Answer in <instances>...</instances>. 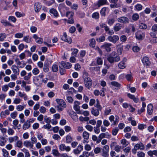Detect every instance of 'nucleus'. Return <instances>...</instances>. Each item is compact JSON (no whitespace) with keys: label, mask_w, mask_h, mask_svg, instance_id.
<instances>
[{"label":"nucleus","mask_w":157,"mask_h":157,"mask_svg":"<svg viewBox=\"0 0 157 157\" xmlns=\"http://www.w3.org/2000/svg\"><path fill=\"white\" fill-rule=\"evenodd\" d=\"M88 74L85 73L83 76L85 86L88 89H90L92 86V82L91 79L87 76Z\"/></svg>","instance_id":"f257e3e1"},{"label":"nucleus","mask_w":157,"mask_h":157,"mask_svg":"<svg viewBox=\"0 0 157 157\" xmlns=\"http://www.w3.org/2000/svg\"><path fill=\"white\" fill-rule=\"evenodd\" d=\"M59 68H64L66 69H69L72 66V64L70 63L65 62L63 61L59 62Z\"/></svg>","instance_id":"f03ea898"},{"label":"nucleus","mask_w":157,"mask_h":157,"mask_svg":"<svg viewBox=\"0 0 157 157\" xmlns=\"http://www.w3.org/2000/svg\"><path fill=\"white\" fill-rule=\"evenodd\" d=\"M145 36L144 33L140 31H138L135 33L136 38L138 40H142Z\"/></svg>","instance_id":"7ed1b4c3"},{"label":"nucleus","mask_w":157,"mask_h":157,"mask_svg":"<svg viewBox=\"0 0 157 157\" xmlns=\"http://www.w3.org/2000/svg\"><path fill=\"white\" fill-rule=\"evenodd\" d=\"M127 61V59L126 58H124L122 61L118 63V66L119 68L121 69H124L126 67V62Z\"/></svg>","instance_id":"20e7f679"},{"label":"nucleus","mask_w":157,"mask_h":157,"mask_svg":"<svg viewBox=\"0 0 157 157\" xmlns=\"http://www.w3.org/2000/svg\"><path fill=\"white\" fill-rule=\"evenodd\" d=\"M108 40L112 42L113 43H116L119 40V36L116 35H113L112 36H109L107 38Z\"/></svg>","instance_id":"39448f33"},{"label":"nucleus","mask_w":157,"mask_h":157,"mask_svg":"<svg viewBox=\"0 0 157 157\" xmlns=\"http://www.w3.org/2000/svg\"><path fill=\"white\" fill-rule=\"evenodd\" d=\"M117 21L120 23L123 24H127L129 22L128 18L124 16H122L118 18L117 19Z\"/></svg>","instance_id":"423d86ee"},{"label":"nucleus","mask_w":157,"mask_h":157,"mask_svg":"<svg viewBox=\"0 0 157 157\" xmlns=\"http://www.w3.org/2000/svg\"><path fill=\"white\" fill-rule=\"evenodd\" d=\"M61 39L65 42H67L69 44H71L72 42V40L71 37H68L66 33H64L61 37Z\"/></svg>","instance_id":"0eeeda50"},{"label":"nucleus","mask_w":157,"mask_h":157,"mask_svg":"<svg viewBox=\"0 0 157 157\" xmlns=\"http://www.w3.org/2000/svg\"><path fill=\"white\" fill-rule=\"evenodd\" d=\"M107 60L111 63H112L114 62H118L120 60V57L119 56H117L113 57L112 56H109L107 58Z\"/></svg>","instance_id":"6e6552de"},{"label":"nucleus","mask_w":157,"mask_h":157,"mask_svg":"<svg viewBox=\"0 0 157 157\" xmlns=\"http://www.w3.org/2000/svg\"><path fill=\"white\" fill-rule=\"evenodd\" d=\"M59 148L60 151H69L71 150V148L70 146H66L64 144H61L59 146Z\"/></svg>","instance_id":"1a4fd4ad"},{"label":"nucleus","mask_w":157,"mask_h":157,"mask_svg":"<svg viewBox=\"0 0 157 157\" xmlns=\"http://www.w3.org/2000/svg\"><path fill=\"white\" fill-rule=\"evenodd\" d=\"M112 45L111 43H105L101 46V48L105 49L108 52H109L111 51L110 47Z\"/></svg>","instance_id":"9d476101"},{"label":"nucleus","mask_w":157,"mask_h":157,"mask_svg":"<svg viewBox=\"0 0 157 157\" xmlns=\"http://www.w3.org/2000/svg\"><path fill=\"white\" fill-rule=\"evenodd\" d=\"M80 102L75 101L74 103L73 108L74 110L77 112H79L80 111V107L79 105H80Z\"/></svg>","instance_id":"9b49d317"},{"label":"nucleus","mask_w":157,"mask_h":157,"mask_svg":"<svg viewBox=\"0 0 157 157\" xmlns=\"http://www.w3.org/2000/svg\"><path fill=\"white\" fill-rule=\"evenodd\" d=\"M118 0H110L109 2L110 3L113 4L110 5V6L111 8H115L118 7L117 4V2Z\"/></svg>","instance_id":"f8f14e48"},{"label":"nucleus","mask_w":157,"mask_h":157,"mask_svg":"<svg viewBox=\"0 0 157 157\" xmlns=\"http://www.w3.org/2000/svg\"><path fill=\"white\" fill-rule=\"evenodd\" d=\"M56 101L57 104L63 108H65L66 107V105L65 102L63 99H56Z\"/></svg>","instance_id":"ddd939ff"},{"label":"nucleus","mask_w":157,"mask_h":157,"mask_svg":"<svg viewBox=\"0 0 157 157\" xmlns=\"http://www.w3.org/2000/svg\"><path fill=\"white\" fill-rule=\"evenodd\" d=\"M11 69L14 74L18 75L19 73V69L18 67L15 65H13L12 66Z\"/></svg>","instance_id":"4468645a"},{"label":"nucleus","mask_w":157,"mask_h":157,"mask_svg":"<svg viewBox=\"0 0 157 157\" xmlns=\"http://www.w3.org/2000/svg\"><path fill=\"white\" fill-rule=\"evenodd\" d=\"M33 37L35 39V41L37 43L41 44L43 43V39L40 37H39L36 34H34Z\"/></svg>","instance_id":"2eb2a0df"},{"label":"nucleus","mask_w":157,"mask_h":157,"mask_svg":"<svg viewBox=\"0 0 157 157\" xmlns=\"http://www.w3.org/2000/svg\"><path fill=\"white\" fill-rule=\"evenodd\" d=\"M134 147L137 150L139 149L141 150H143L144 148V144L141 142L136 144L134 146Z\"/></svg>","instance_id":"dca6fc26"},{"label":"nucleus","mask_w":157,"mask_h":157,"mask_svg":"<svg viewBox=\"0 0 157 157\" xmlns=\"http://www.w3.org/2000/svg\"><path fill=\"white\" fill-rule=\"evenodd\" d=\"M108 3L107 0H98L97 3V6L98 7L106 4Z\"/></svg>","instance_id":"f3484780"},{"label":"nucleus","mask_w":157,"mask_h":157,"mask_svg":"<svg viewBox=\"0 0 157 157\" xmlns=\"http://www.w3.org/2000/svg\"><path fill=\"white\" fill-rule=\"evenodd\" d=\"M24 146L27 147L33 148V145L31 142L28 140H26L24 142Z\"/></svg>","instance_id":"a211bd4d"},{"label":"nucleus","mask_w":157,"mask_h":157,"mask_svg":"<svg viewBox=\"0 0 157 157\" xmlns=\"http://www.w3.org/2000/svg\"><path fill=\"white\" fill-rule=\"evenodd\" d=\"M100 110L98 109H96L94 108H92L91 111V113L92 115L95 117L98 116L99 114Z\"/></svg>","instance_id":"6ab92c4d"},{"label":"nucleus","mask_w":157,"mask_h":157,"mask_svg":"<svg viewBox=\"0 0 157 157\" xmlns=\"http://www.w3.org/2000/svg\"><path fill=\"white\" fill-rule=\"evenodd\" d=\"M117 117H116V120H114V117L113 115H111L109 117V120L112 123V125H115L117 124Z\"/></svg>","instance_id":"aec40b11"},{"label":"nucleus","mask_w":157,"mask_h":157,"mask_svg":"<svg viewBox=\"0 0 157 157\" xmlns=\"http://www.w3.org/2000/svg\"><path fill=\"white\" fill-rule=\"evenodd\" d=\"M142 62L145 65H149L150 64V62L148 58L146 56L143 58L142 59Z\"/></svg>","instance_id":"412c9836"},{"label":"nucleus","mask_w":157,"mask_h":157,"mask_svg":"<svg viewBox=\"0 0 157 157\" xmlns=\"http://www.w3.org/2000/svg\"><path fill=\"white\" fill-rule=\"evenodd\" d=\"M49 12L51 14H53V16L56 17L59 16V14L57 11L54 8H51L49 10Z\"/></svg>","instance_id":"4be33fe9"},{"label":"nucleus","mask_w":157,"mask_h":157,"mask_svg":"<svg viewBox=\"0 0 157 157\" xmlns=\"http://www.w3.org/2000/svg\"><path fill=\"white\" fill-rule=\"evenodd\" d=\"M41 8V6L40 4L38 2L35 3L34 5V8L35 11L36 12H39Z\"/></svg>","instance_id":"5701e85b"},{"label":"nucleus","mask_w":157,"mask_h":157,"mask_svg":"<svg viewBox=\"0 0 157 157\" xmlns=\"http://www.w3.org/2000/svg\"><path fill=\"white\" fill-rule=\"evenodd\" d=\"M147 154L150 157H153V155L157 156V150H154L153 151L150 150L147 152Z\"/></svg>","instance_id":"b1692460"},{"label":"nucleus","mask_w":157,"mask_h":157,"mask_svg":"<svg viewBox=\"0 0 157 157\" xmlns=\"http://www.w3.org/2000/svg\"><path fill=\"white\" fill-rule=\"evenodd\" d=\"M153 110V108L152 105L151 104H149L147 106V111L148 114L151 115L152 114Z\"/></svg>","instance_id":"393cba45"},{"label":"nucleus","mask_w":157,"mask_h":157,"mask_svg":"<svg viewBox=\"0 0 157 157\" xmlns=\"http://www.w3.org/2000/svg\"><path fill=\"white\" fill-rule=\"evenodd\" d=\"M110 136L111 135H109L108 132H106L105 133H102L100 134L98 136V138H100L102 139L105 137L107 138H109L110 137Z\"/></svg>","instance_id":"a878e982"},{"label":"nucleus","mask_w":157,"mask_h":157,"mask_svg":"<svg viewBox=\"0 0 157 157\" xmlns=\"http://www.w3.org/2000/svg\"><path fill=\"white\" fill-rule=\"evenodd\" d=\"M122 26L119 23H117L115 24L113 27V29L115 32H117L121 29Z\"/></svg>","instance_id":"bb28decb"},{"label":"nucleus","mask_w":157,"mask_h":157,"mask_svg":"<svg viewBox=\"0 0 157 157\" xmlns=\"http://www.w3.org/2000/svg\"><path fill=\"white\" fill-rule=\"evenodd\" d=\"M18 139V137L17 136L13 137H10L8 138V141L10 143H11L14 141H17Z\"/></svg>","instance_id":"cd10ccee"},{"label":"nucleus","mask_w":157,"mask_h":157,"mask_svg":"<svg viewBox=\"0 0 157 157\" xmlns=\"http://www.w3.org/2000/svg\"><path fill=\"white\" fill-rule=\"evenodd\" d=\"M30 126V124H29V121H26L23 125L22 128L24 130H26L28 129Z\"/></svg>","instance_id":"c85d7f7f"},{"label":"nucleus","mask_w":157,"mask_h":157,"mask_svg":"<svg viewBox=\"0 0 157 157\" xmlns=\"http://www.w3.org/2000/svg\"><path fill=\"white\" fill-rule=\"evenodd\" d=\"M127 96L129 98L132 99L135 102H138L139 99L136 98L134 95L128 93L127 94Z\"/></svg>","instance_id":"c756f323"},{"label":"nucleus","mask_w":157,"mask_h":157,"mask_svg":"<svg viewBox=\"0 0 157 157\" xmlns=\"http://www.w3.org/2000/svg\"><path fill=\"white\" fill-rule=\"evenodd\" d=\"M21 150L25 153V157H30V154L29 152V151L27 149L25 148H24L23 149H21Z\"/></svg>","instance_id":"7c9ffc66"},{"label":"nucleus","mask_w":157,"mask_h":157,"mask_svg":"<svg viewBox=\"0 0 157 157\" xmlns=\"http://www.w3.org/2000/svg\"><path fill=\"white\" fill-rule=\"evenodd\" d=\"M10 112L9 110H6L4 111H2L1 113V116L2 117H5L6 115H9Z\"/></svg>","instance_id":"2f4dec72"},{"label":"nucleus","mask_w":157,"mask_h":157,"mask_svg":"<svg viewBox=\"0 0 157 157\" xmlns=\"http://www.w3.org/2000/svg\"><path fill=\"white\" fill-rule=\"evenodd\" d=\"M23 41L26 43H30L32 41V38L29 36H25L24 37Z\"/></svg>","instance_id":"473e14b6"},{"label":"nucleus","mask_w":157,"mask_h":157,"mask_svg":"<svg viewBox=\"0 0 157 157\" xmlns=\"http://www.w3.org/2000/svg\"><path fill=\"white\" fill-rule=\"evenodd\" d=\"M89 42H90L89 45L90 47L92 48H94L95 47L96 41L94 39L92 38L90 40Z\"/></svg>","instance_id":"72a5a7b5"},{"label":"nucleus","mask_w":157,"mask_h":157,"mask_svg":"<svg viewBox=\"0 0 157 157\" xmlns=\"http://www.w3.org/2000/svg\"><path fill=\"white\" fill-rule=\"evenodd\" d=\"M25 105H18L16 106V109L18 111H22L25 108Z\"/></svg>","instance_id":"f704fd0d"},{"label":"nucleus","mask_w":157,"mask_h":157,"mask_svg":"<svg viewBox=\"0 0 157 157\" xmlns=\"http://www.w3.org/2000/svg\"><path fill=\"white\" fill-rule=\"evenodd\" d=\"M125 77L127 80L128 81H131L133 79V77L131 73L127 74L125 75Z\"/></svg>","instance_id":"c9c22d12"},{"label":"nucleus","mask_w":157,"mask_h":157,"mask_svg":"<svg viewBox=\"0 0 157 157\" xmlns=\"http://www.w3.org/2000/svg\"><path fill=\"white\" fill-rule=\"evenodd\" d=\"M55 3V0H48L45 2V4L48 6H50Z\"/></svg>","instance_id":"e433bc0d"},{"label":"nucleus","mask_w":157,"mask_h":157,"mask_svg":"<svg viewBox=\"0 0 157 157\" xmlns=\"http://www.w3.org/2000/svg\"><path fill=\"white\" fill-rule=\"evenodd\" d=\"M111 84L117 87V89H119L121 86V85L118 82L115 81L112 82H111Z\"/></svg>","instance_id":"4c0bfd02"},{"label":"nucleus","mask_w":157,"mask_h":157,"mask_svg":"<svg viewBox=\"0 0 157 157\" xmlns=\"http://www.w3.org/2000/svg\"><path fill=\"white\" fill-rule=\"evenodd\" d=\"M89 133L86 131H84L82 134L83 137L84 139L87 140L89 137Z\"/></svg>","instance_id":"58836bf2"},{"label":"nucleus","mask_w":157,"mask_h":157,"mask_svg":"<svg viewBox=\"0 0 157 157\" xmlns=\"http://www.w3.org/2000/svg\"><path fill=\"white\" fill-rule=\"evenodd\" d=\"M121 143L124 147L127 146L129 144L128 142L125 139L122 140L121 141Z\"/></svg>","instance_id":"ea45409f"},{"label":"nucleus","mask_w":157,"mask_h":157,"mask_svg":"<svg viewBox=\"0 0 157 157\" xmlns=\"http://www.w3.org/2000/svg\"><path fill=\"white\" fill-rule=\"evenodd\" d=\"M115 21V19L113 18L109 19L107 21L108 24L110 26L112 25L114 23Z\"/></svg>","instance_id":"a19ab883"},{"label":"nucleus","mask_w":157,"mask_h":157,"mask_svg":"<svg viewBox=\"0 0 157 157\" xmlns=\"http://www.w3.org/2000/svg\"><path fill=\"white\" fill-rule=\"evenodd\" d=\"M52 154L55 156H59L60 154L57 150L53 149L52 150Z\"/></svg>","instance_id":"79ce46f5"},{"label":"nucleus","mask_w":157,"mask_h":157,"mask_svg":"<svg viewBox=\"0 0 157 157\" xmlns=\"http://www.w3.org/2000/svg\"><path fill=\"white\" fill-rule=\"evenodd\" d=\"M16 146L18 148H22L23 147L22 141L21 140H17L15 144Z\"/></svg>","instance_id":"37998d69"},{"label":"nucleus","mask_w":157,"mask_h":157,"mask_svg":"<svg viewBox=\"0 0 157 157\" xmlns=\"http://www.w3.org/2000/svg\"><path fill=\"white\" fill-rule=\"evenodd\" d=\"M111 109L109 108H106L104 112V115L105 116H107L110 113Z\"/></svg>","instance_id":"c03bdc74"},{"label":"nucleus","mask_w":157,"mask_h":157,"mask_svg":"<svg viewBox=\"0 0 157 157\" xmlns=\"http://www.w3.org/2000/svg\"><path fill=\"white\" fill-rule=\"evenodd\" d=\"M139 18V16L138 13H135L132 16V19L134 21H137Z\"/></svg>","instance_id":"a18cd8bd"},{"label":"nucleus","mask_w":157,"mask_h":157,"mask_svg":"<svg viewBox=\"0 0 157 157\" xmlns=\"http://www.w3.org/2000/svg\"><path fill=\"white\" fill-rule=\"evenodd\" d=\"M70 115L71 116V118L74 121H77L78 117L75 113L74 112H73L72 114H70Z\"/></svg>","instance_id":"49530a36"},{"label":"nucleus","mask_w":157,"mask_h":157,"mask_svg":"<svg viewBox=\"0 0 157 157\" xmlns=\"http://www.w3.org/2000/svg\"><path fill=\"white\" fill-rule=\"evenodd\" d=\"M93 18L96 19H98L99 17V14L97 12L93 13L92 15Z\"/></svg>","instance_id":"de8ad7c7"},{"label":"nucleus","mask_w":157,"mask_h":157,"mask_svg":"<svg viewBox=\"0 0 157 157\" xmlns=\"http://www.w3.org/2000/svg\"><path fill=\"white\" fill-rule=\"evenodd\" d=\"M66 8L65 6L62 4H59L58 6V9L61 13H63V9Z\"/></svg>","instance_id":"09e8293b"},{"label":"nucleus","mask_w":157,"mask_h":157,"mask_svg":"<svg viewBox=\"0 0 157 157\" xmlns=\"http://www.w3.org/2000/svg\"><path fill=\"white\" fill-rule=\"evenodd\" d=\"M74 13L72 11H68L66 13V16L68 18H72L74 15Z\"/></svg>","instance_id":"8fccbe9b"},{"label":"nucleus","mask_w":157,"mask_h":157,"mask_svg":"<svg viewBox=\"0 0 157 157\" xmlns=\"http://www.w3.org/2000/svg\"><path fill=\"white\" fill-rule=\"evenodd\" d=\"M66 142L67 143H71L72 141V138L70 135H67L66 136Z\"/></svg>","instance_id":"3c124183"},{"label":"nucleus","mask_w":157,"mask_h":157,"mask_svg":"<svg viewBox=\"0 0 157 157\" xmlns=\"http://www.w3.org/2000/svg\"><path fill=\"white\" fill-rule=\"evenodd\" d=\"M109 150V146L108 145H105L103 147L102 152H108Z\"/></svg>","instance_id":"603ef678"},{"label":"nucleus","mask_w":157,"mask_h":157,"mask_svg":"<svg viewBox=\"0 0 157 157\" xmlns=\"http://www.w3.org/2000/svg\"><path fill=\"white\" fill-rule=\"evenodd\" d=\"M100 26L102 28H104L105 31L107 32L109 29V27L104 23H101Z\"/></svg>","instance_id":"864d4df0"},{"label":"nucleus","mask_w":157,"mask_h":157,"mask_svg":"<svg viewBox=\"0 0 157 157\" xmlns=\"http://www.w3.org/2000/svg\"><path fill=\"white\" fill-rule=\"evenodd\" d=\"M6 35L5 33L0 34V41H3L6 38Z\"/></svg>","instance_id":"5fc2aeb1"},{"label":"nucleus","mask_w":157,"mask_h":157,"mask_svg":"<svg viewBox=\"0 0 157 157\" xmlns=\"http://www.w3.org/2000/svg\"><path fill=\"white\" fill-rule=\"evenodd\" d=\"M71 50L72 51L71 53L72 55L75 56H76L78 53V50L76 48H73L71 49Z\"/></svg>","instance_id":"6e6d98bb"},{"label":"nucleus","mask_w":157,"mask_h":157,"mask_svg":"<svg viewBox=\"0 0 157 157\" xmlns=\"http://www.w3.org/2000/svg\"><path fill=\"white\" fill-rule=\"evenodd\" d=\"M21 100L19 98H16L13 101V103L15 104H18L20 103Z\"/></svg>","instance_id":"4d7b16f0"},{"label":"nucleus","mask_w":157,"mask_h":157,"mask_svg":"<svg viewBox=\"0 0 157 157\" xmlns=\"http://www.w3.org/2000/svg\"><path fill=\"white\" fill-rule=\"evenodd\" d=\"M139 27L140 29H146L147 28V26L146 24L141 23L140 24Z\"/></svg>","instance_id":"13d9d810"},{"label":"nucleus","mask_w":157,"mask_h":157,"mask_svg":"<svg viewBox=\"0 0 157 157\" xmlns=\"http://www.w3.org/2000/svg\"><path fill=\"white\" fill-rule=\"evenodd\" d=\"M32 75L31 73V72H29L28 74L27 75L24 76V79L25 80H29L30 79Z\"/></svg>","instance_id":"bf43d9fd"},{"label":"nucleus","mask_w":157,"mask_h":157,"mask_svg":"<svg viewBox=\"0 0 157 157\" xmlns=\"http://www.w3.org/2000/svg\"><path fill=\"white\" fill-rule=\"evenodd\" d=\"M137 156L138 157H144L145 156V154L143 151H139L137 153Z\"/></svg>","instance_id":"052dcab7"},{"label":"nucleus","mask_w":157,"mask_h":157,"mask_svg":"<svg viewBox=\"0 0 157 157\" xmlns=\"http://www.w3.org/2000/svg\"><path fill=\"white\" fill-rule=\"evenodd\" d=\"M135 8L138 11H140L142 10L143 6L140 4H137L135 6Z\"/></svg>","instance_id":"680f3d73"},{"label":"nucleus","mask_w":157,"mask_h":157,"mask_svg":"<svg viewBox=\"0 0 157 157\" xmlns=\"http://www.w3.org/2000/svg\"><path fill=\"white\" fill-rule=\"evenodd\" d=\"M106 10V8L104 7L101 9L100 11V13L101 15L105 16V12Z\"/></svg>","instance_id":"e2e57ef3"},{"label":"nucleus","mask_w":157,"mask_h":157,"mask_svg":"<svg viewBox=\"0 0 157 157\" xmlns=\"http://www.w3.org/2000/svg\"><path fill=\"white\" fill-rule=\"evenodd\" d=\"M1 22L5 26L11 25V24H10L9 22L4 20H2Z\"/></svg>","instance_id":"0e129e2a"},{"label":"nucleus","mask_w":157,"mask_h":157,"mask_svg":"<svg viewBox=\"0 0 157 157\" xmlns=\"http://www.w3.org/2000/svg\"><path fill=\"white\" fill-rule=\"evenodd\" d=\"M17 113L16 111H14L10 114V117L13 119L15 118L17 116Z\"/></svg>","instance_id":"69168bd1"},{"label":"nucleus","mask_w":157,"mask_h":157,"mask_svg":"<svg viewBox=\"0 0 157 157\" xmlns=\"http://www.w3.org/2000/svg\"><path fill=\"white\" fill-rule=\"evenodd\" d=\"M123 50V47L119 46L117 48V52L118 54L121 55L122 53Z\"/></svg>","instance_id":"338daca9"},{"label":"nucleus","mask_w":157,"mask_h":157,"mask_svg":"<svg viewBox=\"0 0 157 157\" xmlns=\"http://www.w3.org/2000/svg\"><path fill=\"white\" fill-rule=\"evenodd\" d=\"M8 134L9 135H12L14 133V130L11 128H9L7 130Z\"/></svg>","instance_id":"774afa93"}]
</instances>
